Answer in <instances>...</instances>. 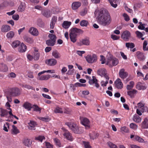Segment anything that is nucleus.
Masks as SVG:
<instances>
[{"label":"nucleus","mask_w":148,"mask_h":148,"mask_svg":"<svg viewBox=\"0 0 148 148\" xmlns=\"http://www.w3.org/2000/svg\"><path fill=\"white\" fill-rule=\"evenodd\" d=\"M98 17V22L101 25L108 26L111 23L112 19L110 14H104L102 10L99 11Z\"/></svg>","instance_id":"obj_1"},{"label":"nucleus","mask_w":148,"mask_h":148,"mask_svg":"<svg viewBox=\"0 0 148 148\" xmlns=\"http://www.w3.org/2000/svg\"><path fill=\"white\" fill-rule=\"evenodd\" d=\"M83 31L80 29L76 27L71 28L70 30L69 34L70 39L71 42L73 43L75 42L77 40V37L78 34H82Z\"/></svg>","instance_id":"obj_2"},{"label":"nucleus","mask_w":148,"mask_h":148,"mask_svg":"<svg viewBox=\"0 0 148 148\" xmlns=\"http://www.w3.org/2000/svg\"><path fill=\"white\" fill-rule=\"evenodd\" d=\"M108 61L107 64L112 66H115L119 63V60L116 58L113 57L112 55L108 54L107 55Z\"/></svg>","instance_id":"obj_3"},{"label":"nucleus","mask_w":148,"mask_h":148,"mask_svg":"<svg viewBox=\"0 0 148 148\" xmlns=\"http://www.w3.org/2000/svg\"><path fill=\"white\" fill-rule=\"evenodd\" d=\"M9 92L13 97H16L21 94V89L17 87L11 88L9 89Z\"/></svg>","instance_id":"obj_4"},{"label":"nucleus","mask_w":148,"mask_h":148,"mask_svg":"<svg viewBox=\"0 0 148 148\" xmlns=\"http://www.w3.org/2000/svg\"><path fill=\"white\" fill-rule=\"evenodd\" d=\"M86 60L89 63H92L96 62L97 60V57L95 54L92 55H88L86 57Z\"/></svg>","instance_id":"obj_5"},{"label":"nucleus","mask_w":148,"mask_h":148,"mask_svg":"<svg viewBox=\"0 0 148 148\" xmlns=\"http://www.w3.org/2000/svg\"><path fill=\"white\" fill-rule=\"evenodd\" d=\"M97 74L101 77H104L107 80H109V77L106 69L104 68L100 69L97 71Z\"/></svg>","instance_id":"obj_6"},{"label":"nucleus","mask_w":148,"mask_h":148,"mask_svg":"<svg viewBox=\"0 0 148 148\" xmlns=\"http://www.w3.org/2000/svg\"><path fill=\"white\" fill-rule=\"evenodd\" d=\"M131 36V34L130 32L125 30L123 32L121 35V38L125 41H128Z\"/></svg>","instance_id":"obj_7"},{"label":"nucleus","mask_w":148,"mask_h":148,"mask_svg":"<svg viewBox=\"0 0 148 148\" xmlns=\"http://www.w3.org/2000/svg\"><path fill=\"white\" fill-rule=\"evenodd\" d=\"M62 129L64 132L63 135L65 138L68 140L73 141V138L71 134L64 128H62Z\"/></svg>","instance_id":"obj_8"},{"label":"nucleus","mask_w":148,"mask_h":148,"mask_svg":"<svg viewBox=\"0 0 148 148\" xmlns=\"http://www.w3.org/2000/svg\"><path fill=\"white\" fill-rule=\"evenodd\" d=\"M82 124L84 125L86 129H88L90 127V122L88 119L84 118L81 121Z\"/></svg>","instance_id":"obj_9"},{"label":"nucleus","mask_w":148,"mask_h":148,"mask_svg":"<svg viewBox=\"0 0 148 148\" xmlns=\"http://www.w3.org/2000/svg\"><path fill=\"white\" fill-rule=\"evenodd\" d=\"M114 84L115 87L119 89H121L123 87V84L119 78L117 79L115 81Z\"/></svg>","instance_id":"obj_10"},{"label":"nucleus","mask_w":148,"mask_h":148,"mask_svg":"<svg viewBox=\"0 0 148 148\" xmlns=\"http://www.w3.org/2000/svg\"><path fill=\"white\" fill-rule=\"evenodd\" d=\"M128 75V73L125 71L124 69H122L120 70L119 75L121 78L123 79L125 78Z\"/></svg>","instance_id":"obj_11"},{"label":"nucleus","mask_w":148,"mask_h":148,"mask_svg":"<svg viewBox=\"0 0 148 148\" xmlns=\"http://www.w3.org/2000/svg\"><path fill=\"white\" fill-rule=\"evenodd\" d=\"M41 14L43 16L47 18H49L51 16L50 11L45 9H43L41 12Z\"/></svg>","instance_id":"obj_12"},{"label":"nucleus","mask_w":148,"mask_h":148,"mask_svg":"<svg viewBox=\"0 0 148 148\" xmlns=\"http://www.w3.org/2000/svg\"><path fill=\"white\" fill-rule=\"evenodd\" d=\"M57 62V60L54 59L47 60L45 61V62L47 64L51 66L55 65L56 64Z\"/></svg>","instance_id":"obj_13"},{"label":"nucleus","mask_w":148,"mask_h":148,"mask_svg":"<svg viewBox=\"0 0 148 148\" xmlns=\"http://www.w3.org/2000/svg\"><path fill=\"white\" fill-rule=\"evenodd\" d=\"M147 88L145 85L141 82H139L137 84L136 88L138 90H144Z\"/></svg>","instance_id":"obj_14"},{"label":"nucleus","mask_w":148,"mask_h":148,"mask_svg":"<svg viewBox=\"0 0 148 148\" xmlns=\"http://www.w3.org/2000/svg\"><path fill=\"white\" fill-rule=\"evenodd\" d=\"M81 5V3L78 1L75 2L73 3L71 5L72 9L75 10L77 9Z\"/></svg>","instance_id":"obj_15"},{"label":"nucleus","mask_w":148,"mask_h":148,"mask_svg":"<svg viewBox=\"0 0 148 148\" xmlns=\"http://www.w3.org/2000/svg\"><path fill=\"white\" fill-rule=\"evenodd\" d=\"M29 32L33 36H37L38 34L37 29L35 28L32 27L29 30Z\"/></svg>","instance_id":"obj_16"},{"label":"nucleus","mask_w":148,"mask_h":148,"mask_svg":"<svg viewBox=\"0 0 148 148\" xmlns=\"http://www.w3.org/2000/svg\"><path fill=\"white\" fill-rule=\"evenodd\" d=\"M72 131L75 133L78 134H81L83 132V128L81 127H79L77 125L74 128V130Z\"/></svg>","instance_id":"obj_17"},{"label":"nucleus","mask_w":148,"mask_h":148,"mask_svg":"<svg viewBox=\"0 0 148 148\" xmlns=\"http://www.w3.org/2000/svg\"><path fill=\"white\" fill-rule=\"evenodd\" d=\"M72 131L75 133L78 134H81L83 132V128L81 127H79L77 125L74 128V130Z\"/></svg>","instance_id":"obj_18"},{"label":"nucleus","mask_w":148,"mask_h":148,"mask_svg":"<svg viewBox=\"0 0 148 148\" xmlns=\"http://www.w3.org/2000/svg\"><path fill=\"white\" fill-rule=\"evenodd\" d=\"M72 131L75 133L78 134H81L83 132V128L81 127H79L77 125L74 128V130Z\"/></svg>","instance_id":"obj_19"},{"label":"nucleus","mask_w":148,"mask_h":148,"mask_svg":"<svg viewBox=\"0 0 148 148\" xmlns=\"http://www.w3.org/2000/svg\"><path fill=\"white\" fill-rule=\"evenodd\" d=\"M136 55L137 58L140 60H143L145 58L144 53L140 51L137 52Z\"/></svg>","instance_id":"obj_20"},{"label":"nucleus","mask_w":148,"mask_h":148,"mask_svg":"<svg viewBox=\"0 0 148 148\" xmlns=\"http://www.w3.org/2000/svg\"><path fill=\"white\" fill-rule=\"evenodd\" d=\"M8 112L7 110L2 108H0V115L2 117L6 116Z\"/></svg>","instance_id":"obj_21"},{"label":"nucleus","mask_w":148,"mask_h":148,"mask_svg":"<svg viewBox=\"0 0 148 148\" xmlns=\"http://www.w3.org/2000/svg\"><path fill=\"white\" fill-rule=\"evenodd\" d=\"M57 20V17L56 16H53L52 18L50 24V28L51 29H53L55 24Z\"/></svg>","instance_id":"obj_22"},{"label":"nucleus","mask_w":148,"mask_h":148,"mask_svg":"<svg viewBox=\"0 0 148 148\" xmlns=\"http://www.w3.org/2000/svg\"><path fill=\"white\" fill-rule=\"evenodd\" d=\"M11 29L10 27L8 25H3L1 27V31L3 32H6Z\"/></svg>","instance_id":"obj_23"},{"label":"nucleus","mask_w":148,"mask_h":148,"mask_svg":"<svg viewBox=\"0 0 148 148\" xmlns=\"http://www.w3.org/2000/svg\"><path fill=\"white\" fill-rule=\"evenodd\" d=\"M29 125V128L32 130H35V127L36 125V123L33 121H30V122L28 123Z\"/></svg>","instance_id":"obj_24"},{"label":"nucleus","mask_w":148,"mask_h":148,"mask_svg":"<svg viewBox=\"0 0 148 148\" xmlns=\"http://www.w3.org/2000/svg\"><path fill=\"white\" fill-rule=\"evenodd\" d=\"M27 48L26 45L22 43L18 48V51L20 52H24L26 50Z\"/></svg>","instance_id":"obj_25"},{"label":"nucleus","mask_w":148,"mask_h":148,"mask_svg":"<svg viewBox=\"0 0 148 148\" xmlns=\"http://www.w3.org/2000/svg\"><path fill=\"white\" fill-rule=\"evenodd\" d=\"M90 41L88 39L85 38L82 39L80 42V45H84L88 46L89 45Z\"/></svg>","instance_id":"obj_26"},{"label":"nucleus","mask_w":148,"mask_h":148,"mask_svg":"<svg viewBox=\"0 0 148 148\" xmlns=\"http://www.w3.org/2000/svg\"><path fill=\"white\" fill-rule=\"evenodd\" d=\"M23 107L28 111H30L31 109L32 108L31 103L28 102H26L24 103L23 105Z\"/></svg>","instance_id":"obj_27"},{"label":"nucleus","mask_w":148,"mask_h":148,"mask_svg":"<svg viewBox=\"0 0 148 148\" xmlns=\"http://www.w3.org/2000/svg\"><path fill=\"white\" fill-rule=\"evenodd\" d=\"M50 75H42L41 76L38 77L37 79L40 80H47L50 78Z\"/></svg>","instance_id":"obj_28"},{"label":"nucleus","mask_w":148,"mask_h":148,"mask_svg":"<svg viewBox=\"0 0 148 148\" xmlns=\"http://www.w3.org/2000/svg\"><path fill=\"white\" fill-rule=\"evenodd\" d=\"M24 40L26 42L30 43H32L34 42L33 38L29 36H25L23 37Z\"/></svg>","instance_id":"obj_29"},{"label":"nucleus","mask_w":148,"mask_h":148,"mask_svg":"<svg viewBox=\"0 0 148 148\" xmlns=\"http://www.w3.org/2000/svg\"><path fill=\"white\" fill-rule=\"evenodd\" d=\"M65 124L72 131L74 130V128L76 125L73 122H66Z\"/></svg>","instance_id":"obj_30"},{"label":"nucleus","mask_w":148,"mask_h":148,"mask_svg":"<svg viewBox=\"0 0 148 148\" xmlns=\"http://www.w3.org/2000/svg\"><path fill=\"white\" fill-rule=\"evenodd\" d=\"M20 132L19 130L17 127L14 125H12V129L11 130V133L16 135Z\"/></svg>","instance_id":"obj_31"},{"label":"nucleus","mask_w":148,"mask_h":148,"mask_svg":"<svg viewBox=\"0 0 148 148\" xmlns=\"http://www.w3.org/2000/svg\"><path fill=\"white\" fill-rule=\"evenodd\" d=\"M52 55L56 59L60 58L61 57L60 54L57 50L53 51L52 53Z\"/></svg>","instance_id":"obj_32"},{"label":"nucleus","mask_w":148,"mask_h":148,"mask_svg":"<svg viewBox=\"0 0 148 148\" xmlns=\"http://www.w3.org/2000/svg\"><path fill=\"white\" fill-rule=\"evenodd\" d=\"M133 120L135 122L138 123H140L141 121V119L138 115L135 114L133 117Z\"/></svg>","instance_id":"obj_33"},{"label":"nucleus","mask_w":148,"mask_h":148,"mask_svg":"<svg viewBox=\"0 0 148 148\" xmlns=\"http://www.w3.org/2000/svg\"><path fill=\"white\" fill-rule=\"evenodd\" d=\"M56 43V42L50 39L46 41V43L48 46L52 47Z\"/></svg>","instance_id":"obj_34"},{"label":"nucleus","mask_w":148,"mask_h":148,"mask_svg":"<svg viewBox=\"0 0 148 148\" xmlns=\"http://www.w3.org/2000/svg\"><path fill=\"white\" fill-rule=\"evenodd\" d=\"M8 67L6 65L3 64H0V71L5 72L8 70Z\"/></svg>","instance_id":"obj_35"},{"label":"nucleus","mask_w":148,"mask_h":148,"mask_svg":"<svg viewBox=\"0 0 148 148\" xmlns=\"http://www.w3.org/2000/svg\"><path fill=\"white\" fill-rule=\"evenodd\" d=\"M71 24L70 22L65 21H64L62 24V27L65 29L68 28Z\"/></svg>","instance_id":"obj_36"},{"label":"nucleus","mask_w":148,"mask_h":148,"mask_svg":"<svg viewBox=\"0 0 148 148\" xmlns=\"http://www.w3.org/2000/svg\"><path fill=\"white\" fill-rule=\"evenodd\" d=\"M142 127L143 128H148V120L147 118L144 119V121L142 123Z\"/></svg>","instance_id":"obj_37"},{"label":"nucleus","mask_w":148,"mask_h":148,"mask_svg":"<svg viewBox=\"0 0 148 148\" xmlns=\"http://www.w3.org/2000/svg\"><path fill=\"white\" fill-rule=\"evenodd\" d=\"M21 42L18 40H15L13 41L11 44L12 47L14 48L18 46L20 44Z\"/></svg>","instance_id":"obj_38"},{"label":"nucleus","mask_w":148,"mask_h":148,"mask_svg":"<svg viewBox=\"0 0 148 148\" xmlns=\"http://www.w3.org/2000/svg\"><path fill=\"white\" fill-rule=\"evenodd\" d=\"M32 143V141L29 139H25L24 140V144L26 146L29 147L31 145Z\"/></svg>","instance_id":"obj_39"},{"label":"nucleus","mask_w":148,"mask_h":148,"mask_svg":"<svg viewBox=\"0 0 148 148\" xmlns=\"http://www.w3.org/2000/svg\"><path fill=\"white\" fill-rule=\"evenodd\" d=\"M96 82H98V80L94 76H93L92 77V79H91L90 78L88 81V83L90 85H92Z\"/></svg>","instance_id":"obj_40"},{"label":"nucleus","mask_w":148,"mask_h":148,"mask_svg":"<svg viewBox=\"0 0 148 148\" xmlns=\"http://www.w3.org/2000/svg\"><path fill=\"white\" fill-rule=\"evenodd\" d=\"M14 32L13 31H10L7 33L6 37L8 39H11L14 37Z\"/></svg>","instance_id":"obj_41"},{"label":"nucleus","mask_w":148,"mask_h":148,"mask_svg":"<svg viewBox=\"0 0 148 148\" xmlns=\"http://www.w3.org/2000/svg\"><path fill=\"white\" fill-rule=\"evenodd\" d=\"M89 23L88 21L86 20H83L80 22V25L82 27H87Z\"/></svg>","instance_id":"obj_42"},{"label":"nucleus","mask_w":148,"mask_h":148,"mask_svg":"<svg viewBox=\"0 0 148 148\" xmlns=\"http://www.w3.org/2000/svg\"><path fill=\"white\" fill-rule=\"evenodd\" d=\"M56 145L59 147H62L61 142L60 140L56 138H55L53 139Z\"/></svg>","instance_id":"obj_43"},{"label":"nucleus","mask_w":148,"mask_h":148,"mask_svg":"<svg viewBox=\"0 0 148 148\" xmlns=\"http://www.w3.org/2000/svg\"><path fill=\"white\" fill-rule=\"evenodd\" d=\"M40 56V53L38 52V51L35 50L34 53V59L35 60H38Z\"/></svg>","instance_id":"obj_44"},{"label":"nucleus","mask_w":148,"mask_h":148,"mask_svg":"<svg viewBox=\"0 0 148 148\" xmlns=\"http://www.w3.org/2000/svg\"><path fill=\"white\" fill-rule=\"evenodd\" d=\"M5 106L6 107L7 109L10 110V111L8 112L9 114H10L11 115H12V110L10 108L11 106L8 102H7L6 103Z\"/></svg>","instance_id":"obj_45"},{"label":"nucleus","mask_w":148,"mask_h":148,"mask_svg":"<svg viewBox=\"0 0 148 148\" xmlns=\"http://www.w3.org/2000/svg\"><path fill=\"white\" fill-rule=\"evenodd\" d=\"M89 135L91 139L94 140L98 137L99 134L98 133L93 132L92 134H89Z\"/></svg>","instance_id":"obj_46"},{"label":"nucleus","mask_w":148,"mask_h":148,"mask_svg":"<svg viewBox=\"0 0 148 148\" xmlns=\"http://www.w3.org/2000/svg\"><path fill=\"white\" fill-rule=\"evenodd\" d=\"M25 6L24 3H21V5L19 6L18 10V12H23L25 9Z\"/></svg>","instance_id":"obj_47"},{"label":"nucleus","mask_w":148,"mask_h":148,"mask_svg":"<svg viewBox=\"0 0 148 148\" xmlns=\"http://www.w3.org/2000/svg\"><path fill=\"white\" fill-rule=\"evenodd\" d=\"M134 82L133 81H131L130 82V85H127V86L126 88L128 90H130L132 89L134 87Z\"/></svg>","instance_id":"obj_48"},{"label":"nucleus","mask_w":148,"mask_h":148,"mask_svg":"<svg viewBox=\"0 0 148 148\" xmlns=\"http://www.w3.org/2000/svg\"><path fill=\"white\" fill-rule=\"evenodd\" d=\"M54 112L56 113H62L63 112L62 109L61 108L58 106H57L56 108L54 110Z\"/></svg>","instance_id":"obj_49"},{"label":"nucleus","mask_w":148,"mask_h":148,"mask_svg":"<svg viewBox=\"0 0 148 148\" xmlns=\"http://www.w3.org/2000/svg\"><path fill=\"white\" fill-rule=\"evenodd\" d=\"M68 67L69 70L67 72V74L69 75L72 74L74 72V70L73 69L71 70V69L73 68V66L72 65H69Z\"/></svg>","instance_id":"obj_50"},{"label":"nucleus","mask_w":148,"mask_h":148,"mask_svg":"<svg viewBox=\"0 0 148 148\" xmlns=\"http://www.w3.org/2000/svg\"><path fill=\"white\" fill-rule=\"evenodd\" d=\"M48 37L49 38L50 40L56 41V36L52 34H49Z\"/></svg>","instance_id":"obj_51"},{"label":"nucleus","mask_w":148,"mask_h":148,"mask_svg":"<svg viewBox=\"0 0 148 148\" xmlns=\"http://www.w3.org/2000/svg\"><path fill=\"white\" fill-rule=\"evenodd\" d=\"M22 87L24 88H27L28 89H31L32 90H35V88L33 87L30 86L29 85H27V84H22L21 86Z\"/></svg>","instance_id":"obj_52"},{"label":"nucleus","mask_w":148,"mask_h":148,"mask_svg":"<svg viewBox=\"0 0 148 148\" xmlns=\"http://www.w3.org/2000/svg\"><path fill=\"white\" fill-rule=\"evenodd\" d=\"M125 46L128 49H129V48L131 49H132L135 47L134 44L132 42L126 43L125 44Z\"/></svg>","instance_id":"obj_53"},{"label":"nucleus","mask_w":148,"mask_h":148,"mask_svg":"<svg viewBox=\"0 0 148 148\" xmlns=\"http://www.w3.org/2000/svg\"><path fill=\"white\" fill-rule=\"evenodd\" d=\"M133 140L141 143L143 142L144 141V140L142 138L137 136H135L134 138L133 139Z\"/></svg>","instance_id":"obj_54"},{"label":"nucleus","mask_w":148,"mask_h":148,"mask_svg":"<svg viewBox=\"0 0 148 148\" xmlns=\"http://www.w3.org/2000/svg\"><path fill=\"white\" fill-rule=\"evenodd\" d=\"M121 131L122 133H128L129 132L128 129L126 127L124 126L121 127Z\"/></svg>","instance_id":"obj_55"},{"label":"nucleus","mask_w":148,"mask_h":148,"mask_svg":"<svg viewBox=\"0 0 148 148\" xmlns=\"http://www.w3.org/2000/svg\"><path fill=\"white\" fill-rule=\"evenodd\" d=\"M44 145L45 146V148H53V145L49 142H45L44 143Z\"/></svg>","instance_id":"obj_56"},{"label":"nucleus","mask_w":148,"mask_h":148,"mask_svg":"<svg viewBox=\"0 0 148 148\" xmlns=\"http://www.w3.org/2000/svg\"><path fill=\"white\" fill-rule=\"evenodd\" d=\"M147 44L148 43L147 41L145 40L143 44V49L144 51L148 50V48L146 47Z\"/></svg>","instance_id":"obj_57"},{"label":"nucleus","mask_w":148,"mask_h":148,"mask_svg":"<svg viewBox=\"0 0 148 148\" xmlns=\"http://www.w3.org/2000/svg\"><path fill=\"white\" fill-rule=\"evenodd\" d=\"M107 144L110 148H118L116 145L110 142H108Z\"/></svg>","instance_id":"obj_58"},{"label":"nucleus","mask_w":148,"mask_h":148,"mask_svg":"<svg viewBox=\"0 0 148 148\" xmlns=\"http://www.w3.org/2000/svg\"><path fill=\"white\" fill-rule=\"evenodd\" d=\"M108 1L110 2L111 5L114 8H116L117 6V5L116 4H114L113 3V2L115 3L116 2L115 0H108Z\"/></svg>","instance_id":"obj_59"},{"label":"nucleus","mask_w":148,"mask_h":148,"mask_svg":"<svg viewBox=\"0 0 148 148\" xmlns=\"http://www.w3.org/2000/svg\"><path fill=\"white\" fill-rule=\"evenodd\" d=\"M9 124L8 123H6L3 126V130L5 132H8V129L9 128Z\"/></svg>","instance_id":"obj_60"},{"label":"nucleus","mask_w":148,"mask_h":148,"mask_svg":"<svg viewBox=\"0 0 148 148\" xmlns=\"http://www.w3.org/2000/svg\"><path fill=\"white\" fill-rule=\"evenodd\" d=\"M83 143L85 148H91V147L88 142L83 141Z\"/></svg>","instance_id":"obj_61"},{"label":"nucleus","mask_w":148,"mask_h":148,"mask_svg":"<svg viewBox=\"0 0 148 148\" xmlns=\"http://www.w3.org/2000/svg\"><path fill=\"white\" fill-rule=\"evenodd\" d=\"M36 139L38 141L42 142V141L45 139V138L44 136H39L36 137Z\"/></svg>","instance_id":"obj_62"},{"label":"nucleus","mask_w":148,"mask_h":148,"mask_svg":"<svg viewBox=\"0 0 148 148\" xmlns=\"http://www.w3.org/2000/svg\"><path fill=\"white\" fill-rule=\"evenodd\" d=\"M37 24L41 27H43L44 26V23L41 19H39L38 20Z\"/></svg>","instance_id":"obj_63"},{"label":"nucleus","mask_w":148,"mask_h":148,"mask_svg":"<svg viewBox=\"0 0 148 148\" xmlns=\"http://www.w3.org/2000/svg\"><path fill=\"white\" fill-rule=\"evenodd\" d=\"M130 126L131 128L134 130H136L138 128V126L136 124L133 123H131Z\"/></svg>","instance_id":"obj_64"}]
</instances>
